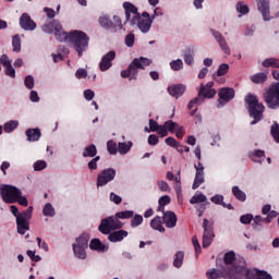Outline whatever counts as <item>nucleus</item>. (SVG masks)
<instances>
[{"instance_id": "obj_18", "label": "nucleus", "mask_w": 279, "mask_h": 279, "mask_svg": "<svg viewBox=\"0 0 279 279\" xmlns=\"http://www.w3.org/2000/svg\"><path fill=\"white\" fill-rule=\"evenodd\" d=\"M194 168L196 170L194 182L192 185L193 191L199 189L202 184H204L205 179H204V165L202 162H197V165H194Z\"/></svg>"}, {"instance_id": "obj_2", "label": "nucleus", "mask_w": 279, "mask_h": 279, "mask_svg": "<svg viewBox=\"0 0 279 279\" xmlns=\"http://www.w3.org/2000/svg\"><path fill=\"white\" fill-rule=\"evenodd\" d=\"M10 211L16 218L17 233L25 234L29 230V221L32 220L34 207L29 206L26 210L19 213V207L11 205Z\"/></svg>"}, {"instance_id": "obj_48", "label": "nucleus", "mask_w": 279, "mask_h": 279, "mask_svg": "<svg viewBox=\"0 0 279 279\" xmlns=\"http://www.w3.org/2000/svg\"><path fill=\"white\" fill-rule=\"evenodd\" d=\"M228 71H230V65L227 63H222L219 65V68L217 70V76L223 77V75H227Z\"/></svg>"}, {"instance_id": "obj_63", "label": "nucleus", "mask_w": 279, "mask_h": 279, "mask_svg": "<svg viewBox=\"0 0 279 279\" xmlns=\"http://www.w3.org/2000/svg\"><path fill=\"white\" fill-rule=\"evenodd\" d=\"M157 133L159 134V136L161 138H165V136H168L169 135V131H168L166 124L160 125L159 129L157 130Z\"/></svg>"}, {"instance_id": "obj_7", "label": "nucleus", "mask_w": 279, "mask_h": 279, "mask_svg": "<svg viewBox=\"0 0 279 279\" xmlns=\"http://www.w3.org/2000/svg\"><path fill=\"white\" fill-rule=\"evenodd\" d=\"M41 29L45 32V34H53L54 32V36L59 43L66 41V32L62 29V24H60L58 20H52L51 22L44 24Z\"/></svg>"}, {"instance_id": "obj_29", "label": "nucleus", "mask_w": 279, "mask_h": 279, "mask_svg": "<svg viewBox=\"0 0 279 279\" xmlns=\"http://www.w3.org/2000/svg\"><path fill=\"white\" fill-rule=\"evenodd\" d=\"M90 250H95L96 252H106L108 251V246L101 243L100 239H93L89 243Z\"/></svg>"}, {"instance_id": "obj_5", "label": "nucleus", "mask_w": 279, "mask_h": 279, "mask_svg": "<svg viewBox=\"0 0 279 279\" xmlns=\"http://www.w3.org/2000/svg\"><path fill=\"white\" fill-rule=\"evenodd\" d=\"M239 268L236 266H231V267H222V269H209L206 272V276L208 279H219V278H225V279H241L240 274H239Z\"/></svg>"}, {"instance_id": "obj_13", "label": "nucleus", "mask_w": 279, "mask_h": 279, "mask_svg": "<svg viewBox=\"0 0 279 279\" xmlns=\"http://www.w3.org/2000/svg\"><path fill=\"white\" fill-rule=\"evenodd\" d=\"M234 88L232 87H222L218 92V105L217 108H223L226 104H230L234 99Z\"/></svg>"}, {"instance_id": "obj_25", "label": "nucleus", "mask_w": 279, "mask_h": 279, "mask_svg": "<svg viewBox=\"0 0 279 279\" xmlns=\"http://www.w3.org/2000/svg\"><path fill=\"white\" fill-rule=\"evenodd\" d=\"M125 236H128V231L120 229L118 231L110 232L108 235V241H110L111 243H119L123 241Z\"/></svg>"}, {"instance_id": "obj_3", "label": "nucleus", "mask_w": 279, "mask_h": 279, "mask_svg": "<svg viewBox=\"0 0 279 279\" xmlns=\"http://www.w3.org/2000/svg\"><path fill=\"white\" fill-rule=\"evenodd\" d=\"M66 40L72 45L73 49L78 54V58H82V54L84 51L88 49V43L90 40V37L82 31H74L72 33H66Z\"/></svg>"}, {"instance_id": "obj_62", "label": "nucleus", "mask_w": 279, "mask_h": 279, "mask_svg": "<svg viewBox=\"0 0 279 279\" xmlns=\"http://www.w3.org/2000/svg\"><path fill=\"white\" fill-rule=\"evenodd\" d=\"M157 184H158L159 190H161L165 193L171 191V187L169 186V183H167L166 181H158Z\"/></svg>"}, {"instance_id": "obj_36", "label": "nucleus", "mask_w": 279, "mask_h": 279, "mask_svg": "<svg viewBox=\"0 0 279 279\" xmlns=\"http://www.w3.org/2000/svg\"><path fill=\"white\" fill-rule=\"evenodd\" d=\"M183 59L185 64H189V66H191L195 62V51L189 48L187 50H185Z\"/></svg>"}, {"instance_id": "obj_42", "label": "nucleus", "mask_w": 279, "mask_h": 279, "mask_svg": "<svg viewBox=\"0 0 279 279\" xmlns=\"http://www.w3.org/2000/svg\"><path fill=\"white\" fill-rule=\"evenodd\" d=\"M134 217V210H124L116 213V218L119 219H132Z\"/></svg>"}, {"instance_id": "obj_51", "label": "nucleus", "mask_w": 279, "mask_h": 279, "mask_svg": "<svg viewBox=\"0 0 279 279\" xmlns=\"http://www.w3.org/2000/svg\"><path fill=\"white\" fill-rule=\"evenodd\" d=\"M143 223V217L138 214L133 215V218L131 220V228H138Z\"/></svg>"}, {"instance_id": "obj_28", "label": "nucleus", "mask_w": 279, "mask_h": 279, "mask_svg": "<svg viewBox=\"0 0 279 279\" xmlns=\"http://www.w3.org/2000/svg\"><path fill=\"white\" fill-rule=\"evenodd\" d=\"M26 136L29 143H34L36 141H40V136H43V133L40 132V129H28L26 130Z\"/></svg>"}, {"instance_id": "obj_14", "label": "nucleus", "mask_w": 279, "mask_h": 279, "mask_svg": "<svg viewBox=\"0 0 279 279\" xmlns=\"http://www.w3.org/2000/svg\"><path fill=\"white\" fill-rule=\"evenodd\" d=\"M117 178V170L114 168H107L104 169L98 175H97V189L101 186H106V184H109V182H112Z\"/></svg>"}, {"instance_id": "obj_61", "label": "nucleus", "mask_w": 279, "mask_h": 279, "mask_svg": "<svg viewBox=\"0 0 279 279\" xmlns=\"http://www.w3.org/2000/svg\"><path fill=\"white\" fill-rule=\"evenodd\" d=\"M75 77L77 80L88 77V72L86 71V69H78L76 70Z\"/></svg>"}, {"instance_id": "obj_30", "label": "nucleus", "mask_w": 279, "mask_h": 279, "mask_svg": "<svg viewBox=\"0 0 279 279\" xmlns=\"http://www.w3.org/2000/svg\"><path fill=\"white\" fill-rule=\"evenodd\" d=\"M253 84H265L267 82V73L259 72L250 76Z\"/></svg>"}, {"instance_id": "obj_55", "label": "nucleus", "mask_w": 279, "mask_h": 279, "mask_svg": "<svg viewBox=\"0 0 279 279\" xmlns=\"http://www.w3.org/2000/svg\"><path fill=\"white\" fill-rule=\"evenodd\" d=\"M213 204H217L218 206H223L226 208V203L223 202V195H215L211 197Z\"/></svg>"}, {"instance_id": "obj_49", "label": "nucleus", "mask_w": 279, "mask_h": 279, "mask_svg": "<svg viewBox=\"0 0 279 279\" xmlns=\"http://www.w3.org/2000/svg\"><path fill=\"white\" fill-rule=\"evenodd\" d=\"M183 66L184 63L182 62V59H177L170 62V68L172 69V71H182Z\"/></svg>"}, {"instance_id": "obj_24", "label": "nucleus", "mask_w": 279, "mask_h": 279, "mask_svg": "<svg viewBox=\"0 0 279 279\" xmlns=\"http://www.w3.org/2000/svg\"><path fill=\"white\" fill-rule=\"evenodd\" d=\"M154 23V15L153 19H143L140 15V20L136 22L135 25H137L138 29L143 32V34H147L149 29H151V24Z\"/></svg>"}, {"instance_id": "obj_54", "label": "nucleus", "mask_w": 279, "mask_h": 279, "mask_svg": "<svg viewBox=\"0 0 279 279\" xmlns=\"http://www.w3.org/2000/svg\"><path fill=\"white\" fill-rule=\"evenodd\" d=\"M253 219L254 216L252 214H246L240 217V222L243 223L244 226H250Z\"/></svg>"}, {"instance_id": "obj_37", "label": "nucleus", "mask_w": 279, "mask_h": 279, "mask_svg": "<svg viewBox=\"0 0 279 279\" xmlns=\"http://www.w3.org/2000/svg\"><path fill=\"white\" fill-rule=\"evenodd\" d=\"M150 227L153 230H158L159 232H165V227H162V218L160 216L155 217L150 221Z\"/></svg>"}, {"instance_id": "obj_12", "label": "nucleus", "mask_w": 279, "mask_h": 279, "mask_svg": "<svg viewBox=\"0 0 279 279\" xmlns=\"http://www.w3.org/2000/svg\"><path fill=\"white\" fill-rule=\"evenodd\" d=\"M203 229V247H210V245H213V239H215L214 223L204 218Z\"/></svg>"}, {"instance_id": "obj_38", "label": "nucleus", "mask_w": 279, "mask_h": 279, "mask_svg": "<svg viewBox=\"0 0 279 279\" xmlns=\"http://www.w3.org/2000/svg\"><path fill=\"white\" fill-rule=\"evenodd\" d=\"M182 265H184V252L179 251L174 255L173 267H175L177 269H180V267H182Z\"/></svg>"}, {"instance_id": "obj_43", "label": "nucleus", "mask_w": 279, "mask_h": 279, "mask_svg": "<svg viewBox=\"0 0 279 279\" xmlns=\"http://www.w3.org/2000/svg\"><path fill=\"white\" fill-rule=\"evenodd\" d=\"M43 215L45 217H53L56 215V209L53 208V205H51V203H47L44 206Z\"/></svg>"}, {"instance_id": "obj_64", "label": "nucleus", "mask_w": 279, "mask_h": 279, "mask_svg": "<svg viewBox=\"0 0 279 279\" xmlns=\"http://www.w3.org/2000/svg\"><path fill=\"white\" fill-rule=\"evenodd\" d=\"M158 143H160V140L157 137L156 134H151L148 136V145L155 146L158 145Z\"/></svg>"}, {"instance_id": "obj_44", "label": "nucleus", "mask_w": 279, "mask_h": 279, "mask_svg": "<svg viewBox=\"0 0 279 279\" xmlns=\"http://www.w3.org/2000/svg\"><path fill=\"white\" fill-rule=\"evenodd\" d=\"M130 149H132V142L126 143H119L118 144V151L119 154L125 155L128 154V151H130Z\"/></svg>"}, {"instance_id": "obj_33", "label": "nucleus", "mask_w": 279, "mask_h": 279, "mask_svg": "<svg viewBox=\"0 0 279 279\" xmlns=\"http://www.w3.org/2000/svg\"><path fill=\"white\" fill-rule=\"evenodd\" d=\"M97 157V146L95 144H90L85 147L83 150V158H96Z\"/></svg>"}, {"instance_id": "obj_6", "label": "nucleus", "mask_w": 279, "mask_h": 279, "mask_svg": "<svg viewBox=\"0 0 279 279\" xmlns=\"http://www.w3.org/2000/svg\"><path fill=\"white\" fill-rule=\"evenodd\" d=\"M150 62L149 59L141 57L140 59H134L128 70H123L121 72V77L126 78L130 77V80H136V75H138V69L145 70V66H149Z\"/></svg>"}, {"instance_id": "obj_1", "label": "nucleus", "mask_w": 279, "mask_h": 279, "mask_svg": "<svg viewBox=\"0 0 279 279\" xmlns=\"http://www.w3.org/2000/svg\"><path fill=\"white\" fill-rule=\"evenodd\" d=\"M248 114L253 121L250 125H256L259 121H263V112H265V105L258 101V96L254 94H247L244 98Z\"/></svg>"}, {"instance_id": "obj_50", "label": "nucleus", "mask_w": 279, "mask_h": 279, "mask_svg": "<svg viewBox=\"0 0 279 279\" xmlns=\"http://www.w3.org/2000/svg\"><path fill=\"white\" fill-rule=\"evenodd\" d=\"M12 47H13V51H15L16 53H19V51H21V37H19V35L13 36Z\"/></svg>"}, {"instance_id": "obj_45", "label": "nucleus", "mask_w": 279, "mask_h": 279, "mask_svg": "<svg viewBox=\"0 0 279 279\" xmlns=\"http://www.w3.org/2000/svg\"><path fill=\"white\" fill-rule=\"evenodd\" d=\"M16 128H19V121L11 120L4 124L3 130L8 134H10V132H14V130H16Z\"/></svg>"}, {"instance_id": "obj_15", "label": "nucleus", "mask_w": 279, "mask_h": 279, "mask_svg": "<svg viewBox=\"0 0 279 279\" xmlns=\"http://www.w3.org/2000/svg\"><path fill=\"white\" fill-rule=\"evenodd\" d=\"M210 34L211 36H214L216 43H218L221 51H223V53H226V56H230L231 51H230V47L228 46V41H226V37H223V35L215 29H210Z\"/></svg>"}, {"instance_id": "obj_9", "label": "nucleus", "mask_w": 279, "mask_h": 279, "mask_svg": "<svg viewBox=\"0 0 279 279\" xmlns=\"http://www.w3.org/2000/svg\"><path fill=\"white\" fill-rule=\"evenodd\" d=\"M0 195L5 204H16L19 195H23V193L19 187L5 184L0 186Z\"/></svg>"}, {"instance_id": "obj_34", "label": "nucleus", "mask_w": 279, "mask_h": 279, "mask_svg": "<svg viewBox=\"0 0 279 279\" xmlns=\"http://www.w3.org/2000/svg\"><path fill=\"white\" fill-rule=\"evenodd\" d=\"M88 241H90V235L88 233H82L76 238L75 245L78 247H88Z\"/></svg>"}, {"instance_id": "obj_23", "label": "nucleus", "mask_w": 279, "mask_h": 279, "mask_svg": "<svg viewBox=\"0 0 279 279\" xmlns=\"http://www.w3.org/2000/svg\"><path fill=\"white\" fill-rule=\"evenodd\" d=\"M254 272L246 270V279H274L271 275H269L265 270L254 269Z\"/></svg>"}, {"instance_id": "obj_32", "label": "nucleus", "mask_w": 279, "mask_h": 279, "mask_svg": "<svg viewBox=\"0 0 279 279\" xmlns=\"http://www.w3.org/2000/svg\"><path fill=\"white\" fill-rule=\"evenodd\" d=\"M234 260H236V253H234V251L227 252L223 256V263L227 266L225 268L228 269V267H233L232 263H234Z\"/></svg>"}, {"instance_id": "obj_26", "label": "nucleus", "mask_w": 279, "mask_h": 279, "mask_svg": "<svg viewBox=\"0 0 279 279\" xmlns=\"http://www.w3.org/2000/svg\"><path fill=\"white\" fill-rule=\"evenodd\" d=\"M98 23L100 27H104L105 29H109L112 33L117 32V24H114L108 16L99 17Z\"/></svg>"}, {"instance_id": "obj_59", "label": "nucleus", "mask_w": 279, "mask_h": 279, "mask_svg": "<svg viewBox=\"0 0 279 279\" xmlns=\"http://www.w3.org/2000/svg\"><path fill=\"white\" fill-rule=\"evenodd\" d=\"M107 149H108L109 154L114 156V154H117V143H114V141H109L107 143Z\"/></svg>"}, {"instance_id": "obj_47", "label": "nucleus", "mask_w": 279, "mask_h": 279, "mask_svg": "<svg viewBox=\"0 0 279 279\" xmlns=\"http://www.w3.org/2000/svg\"><path fill=\"white\" fill-rule=\"evenodd\" d=\"M165 125L168 132H170L171 134H175V131L178 130V128H180V124H178V122H173L171 120L166 121Z\"/></svg>"}, {"instance_id": "obj_17", "label": "nucleus", "mask_w": 279, "mask_h": 279, "mask_svg": "<svg viewBox=\"0 0 279 279\" xmlns=\"http://www.w3.org/2000/svg\"><path fill=\"white\" fill-rule=\"evenodd\" d=\"M271 0H257V10L262 14L264 21H269L271 19Z\"/></svg>"}, {"instance_id": "obj_53", "label": "nucleus", "mask_w": 279, "mask_h": 279, "mask_svg": "<svg viewBox=\"0 0 279 279\" xmlns=\"http://www.w3.org/2000/svg\"><path fill=\"white\" fill-rule=\"evenodd\" d=\"M101 160L100 156L94 157L88 163L87 167L90 169V171H97V162Z\"/></svg>"}, {"instance_id": "obj_21", "label": "nucleus", "mask_w": 279, "mask_h": 279, "mask_svg": "<svg viewBox=\"0 0 279 279\" xmlns=\"http://www.w3.org/2000/svg\"><path fill=\"white\" fill-rule=\"evenodd\" d=\"M162 221L166 223V228H175L178 225V216L173 211H166L162 216Z\"/></svg>"}, {"instance_id": "obj_10", "label": "nucleus", "mask_w": 279, "mask_h": 279, "mask_svg": "<svg viewBox=\"0 0 279 279\" xmlns=\"http://www.w3.org/2000/svg\"><path fill=\"white\" fill-rule=\"evenodd\" d=\"M215 95H217L216 89H209L206 86H204V84H201L198 96L192 99L187 105L189 110H193V106H195L196 104H204V99H213Z\"/></svg>"}, {"instance_id": "obj_20", "label": "nucleus", "mask_w": 279, "mask_h": 279, "mask_svg": "<svg viewBox=\"0 0 279 279\" xmlns=\"http://www.w3.org/2000/svg\"><path fill=\"white\" fill-rule=\"evenodd\" d=\"M114 58H117V52H114V50L107 52L101 58V61L99 63L100 71H102V72L108 71V69H110L112 66V60H114Z\"/></svg>"}, {"instance_id": "obj_41", "label": "nucleus", "mask_w": 279, "mask_h": 279, "mask_svg": "<svg viewBox=\"0 0 279 279\" xmlns=\"http://www.w3.org/2000/svg\"><path fill=\"white\" fill-rule=\"evenodd\" d=\"M206 202H208V198L203 193L195 194L190 199V204H205Z\"/></svg>"}, {"instance_id": "obj_22", "label": "nucleus", "mask_w": 279, "mask_h": 279, "mask_svg": "<svg viewBox=\"0 0 279 279\" xmlns=\"http://www.w3.org/2000/svg\"><path fill=\"white\" fill-rule=\"evenodd\" d=\"M168 93L171 97L180 99L184 93H186V86L184 84L172 85L168 87Z\"/></svg>"}, {"instance_id": "obj_60", "label": "nucleus", "mask_w": 279, "mask_h": 279, "mask_svg": "<svg viewBox=\"0 0 279 279\" xmlns=\"http://www.w3.org/2000/svg\"><path fill=\"white\" fill-rule=\"evenodd\" d=\"M24 84L26 88H28V90H32V88H34V76L32 75L26 76L24 80Z\"/></svg>"}, {"instance_id": "obj_31", "label": "nucleus", "mask_w": 279, "mask_h": 279, "mask_svg": "<svg viewBox=\"0 0 279 279\" xmlns=\"http://www.w3.org/2000/svg\"><path fill=\"white\" fill-rule=\"evenodd\" d=\"M73 252H74V256L75 258H80L81 260H85L86 258V248L85 246H77V244H73Z\"/></svg>"}, {"instance_id": "obj_27", "label": "nucleus", "mask_w": 279, "mask_h": 279, "mask_svg": "<svg viewBox=\"0 0 279 279\" xmlns=\"http://www.w3.org/2000/svg\"><path fill=\"white\" fill-rule=\"evenodd\" d=\"M248 157L253 162H258L259 165H262L263 162H265V150L256 149L248 153Z\"/></svg>"}, {"instance_id": "obj_11", "label": "nucleus", "mask_w": 279, "mask_h": 279, "mask_svg": "<svg viewBox=\"0 0 279 279\" xmlns=\"http://www.w3.org/2000/svg\"><path fill=\"white\" fill-rule=\"evenodd\" d=\"M123 8L125 11V22L124 23H130L132 27L141 21V13H138V8L134 5L132 2H123Z\"/></svg>"}, {"instance_id": "obj_40", "label": "nucleus", "mask_w": 279, "mask_h": 279, "mask_svg": "<svg viewBox=\"0 0 279 279\" xmlns=\"http://www.w3.org/2000/svg\"><path fill=\"white\" fill-rule=\"evenodd\" d=\"M262 65L265 69H269V66H271L272 69H279V60L276 58H269V59H265L262 63Z\"/></svg>"}, {"instance_id": "obj_8", "label": "nucleus", "mask_w": 279, "mask_h": 279, "mask_svg": "<svg viewBox=\"0 0 279 279\" xmlns=\"http://www.w3.org/2000/svg\"><path fill=\"white\" fill-rule=\"evenodd\" d=\"M123 228V222L117 219V216H109L104 218L98 227L99 232L101 234H110V232H114V230H121Z\"/></svg>"}, {"instance_id": "obj_39", "label": "nucleus", "mask_w": 279, "mask_h": 279, "mask_svg": "<svg viewBox=\"0 0 279 279\" xmlns=\"http://www.w3.org/2000/svg\"><path fill=\"white\" fill-rule=\"evenodd\" d=\"M235 10L240 14L239 16H245V14H250V7L247 4L243 3V1H239L235 4Z\"/></svg>"}, {"instance_id": "obj_57", "label": "nucleus", "mask_w": 279, "mask_h": 279, "mask_svg": "<svg viewBox=\"0 0 279 279\" xmlns=\"http://www.w3.org/2000/svg\"><path fill=\"white\" fill-rule=\"evenodd\" d=\"M263 226V217L262 216H255L253 219L252 228L253 230H258V227Z\"/></svg>"}, {"instance_id": "obj_58", "label": "nucleus", "mask_w": 279, "mask_h": 279, "mask_svg": "<svg viewBox=\"0 0 279 279\" xmlns=\"http://www.w3.org/2000/svg\"><path fill=\"white\" fill-rule=\"evenodd\" d=\"M134 40H135V37L133 33L128 34L124 38V43L126 47H134Z\"/></svg>"}, {"instance_id": "obj_46", "label": "nucleus", "mask_w": 279, "mask_h": 279, "mask_svg": "<svg viewBox=\"0 0 279 279\" xmlns=\"http://www.w3.org/2000/svg\"><path fill=\"white\" fill-rule=\"evenodd\" d=\"M270 134L277 143H279V123L274 122L272 125L270 126Z\"/></svg>"}, {"instance_id": "obj_19", "label": "nucleus", "mask_w": 279, "mask_h": 279, "mask_svg": "<svg viewBox=\"0 0 279 279\" xmlns=\"http://www.w3.org/2000/svg\"><path fill=\"white\" fill-rule=\"evenodd\" d=\"M20 26L22 29H25V32H34V29H36V22L32 20L29 14L23 13L20 17Z\"/></svg>"}, {"instance_id": "obj_4", "label": "nucleus", "mask_w": 279, "mask_h": 279, "mask_svg": "<svg viewBox=\"0 0 279 279\" xmlns=\"http://www.w3.org/2000/svg\"><path fill=\"white\" fill-rule=\"evenodd\" d=\"M263 99L269 110L279 108V82L272 83L263 94Z\"/></svg>"}, {"instance_id": "obj_52", "label": "nucleus", "mask_w": 279, "mask_h": 279, "mask_svg": "<svg viewBox=\"0 0 279 279\" xmlns=\"http://www.w3.org/2000/svg\"><path fill=\"white\" fill-rule=\"evenodd\" d=\"M192 243L194 245L196 257H198L199 254H202V245H199V240H197L196 235L192 236Z\"/></svg>"}, {"instance_id": "obj_56", "label": "nucleus", "mask_w": 279, "mask_h": 279, "mask_svg": "<svg viewBox=\"0 0 279 279\" xmlns=\"http://www.w3.org/2000/svg\"><path fill=\"white\" fill-rule=\"evenodd\" d=\"M43 169H47V161H45V160H37L34 163V170L35 171H43Z\"/></svg>"}, {"instance_id": "obj_35", "label": "nucleus", "mask_w": 279, "mask_h": 279, "mask_svg": "<svg viewBox=\"0 0 279 279\" xmlns=\"http://www.w3.org/2000/svg\"><path fill=\"white\" fill-rule=\"evenodd\" d=\"M232 195L238 199V202H245L247 195L239 186L234 185L232 187Z\"/></svg>"}, {"instance_id": "obj_16", "label": "nucleus", "mask_w": 279, "mask_h": 279, "mask_svg": "<svg viewBox=\"0 0 279 279\" xmlns=\"http://www.w3.org/2000/svg\"><path fill=\"white\" fill-rule=\"evenodd\" d=\"M210 34L211 36H214L216 43H218L221 51H223V53H226V56H230L231 51H230V47L228 46V41H226V37H223V35L215 29H210Z\"/></svg>"}]
</instances>
